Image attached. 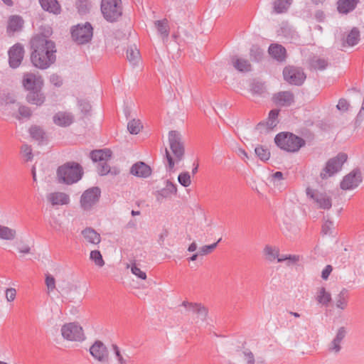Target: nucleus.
<instances>
[{
    "label": "nucleus",
    "instance_id": "32",
    "mask_svg": "<svg viewBox=\"0 0 364 364\" xmlns=\"http://www.w3.org/2000/svg\"><path fill=\"white\" fill-rule=\"evenodd\" d=\"M233 67L242 73L250 72L252 70V65L249 60L243 58L233 57L232 58Z\"/></svg>",
    "mask_w": 364,
    "mask_h": 364
},
{
    "label": "nucleus",
    "instance_id": "50",
    "mask_svg": "<svg viewBox=\"0 0 364 364\" xmlns=\"http://www.w3.org/2000/svg\"><path fill=\"white\" fill-rule=\"evenodd\" d=\"M78 106L84 115L90 114L92 106L88 101L85 100H78Z\"/></svg>",
    "mask_w": 364,
    "mask_h": 364
},
{
    "label": "nucleus",
    "instance_id": "37",
    "mask_svg": "<svg viewBox=\"0 0 364 364\" xmlns=\"http://www.w3.org/2000/svg\"><path fill=\"white\" fill-rule=\"evenodd\" d=\"M348 291L346 288L342 289L336 298V306L340 309H345L348 304Z\"/></svg>",
    "mask_w": 364,
    "mask_h": 364
},
{
    "label": "nucleus",
    "instance_id": "42",
    "mask_svg": "<svg viewBox=\"0 0 364 364\" xmlns=\"http://www.w3.org/2000/svg\"><path fill=\"white\" fill-rule=\"evenodd\" d=\"M250 55L252 61L259 62L264 57V50L257 45H252L250 48Z\"/></svg>",
    "mask_w": 364,
    "mask_h": 364
},
{
    "label": "nucleus",
    "instance_id": "8",
    "mask_svg": "<svg viewBox=\"0 0 364 364\" xmlns=\"http://www.w3.org/2000/svg\"><path fill=\"white\" fill-rule=\"evenodd\" d=\"M306 196L316 204L318 208L329 210L332 206V200L326 192H320L310 187L306 188Z\"/></svg>",
    "mask_w": 364,
    "mask_h": 364
},
{
    "label": "nucleus",
    "instance_id": "25",
    "mask_svg": "<svg viewBox=\"0 0 364 364\" xmlns=\"http://www.w3.org/2000/svg\"><path fill=\"white\" fill-rule=\"evenodd\" d=\"M91 159L94 162L107 161L112 157V151L109 149H96L90 153Z\"/></svg>",
    "mask_w": 364,
    "mask_h": 364
},
{
    "label": "nucleus",
    "instance_id": "14",
    "mask_svg": "<svg viewBox=\"0 0 364 364\" xmlns=\"http://www.w3.org/2000/svg\"><path fill=\"white\" fill-rule=\"evenodd\" d=\"M22 85L26 90L30 91L43 88L44 82L41 75L36 76L32 73H26L23 76Z\"/></svg>",
    "mask_w": 364,
    "mask_h": 364
},
{
    "label": "nucleus",
    "instance_id": "31",
    "mask_svg": "<svg viewBox=\"0 0 364 364\" xmlns=\"http://www.w3.org/2000/svg\"><path fill=\"white\" fill-rule=\"evenodd\" d=\"M29 134L33 139L42 144L47 140L46 134L44 130L38 125H33L29 129Z\"/></svg>",
    "mask_w": 364,
    "mask_h": 364
},
{
    "label": "nucleus",
    "instance_id": "10",
    "mask_svg": "<svg viewBox=\"0 0 364 364\" xmlns=\"http://www.w3.org/2000/svg\"><path fill=\"white\" fill-rule=\"evenodd\" d=\"M363 181V176L360 168H353L349 173L346 175L340 183L342 190L348 191L356 188Z\"/></svg>",
    "mask_w": 364,
    "mask_h": 364
},
{
    "label": "nucleus",
    "instance_id": "33",
    "mask_svg": "<svg viewBox=\"0 0 364 364\" xmlns=\"http://www.w3.org/2000/svg\"><path fill=\"white\" fill-rule=\"evenodd\" d=\"M328 59L318 56H314L309 60V65L311 69L315 70H324L329 65Z\"/></svg>",
    "mask_w": 364,
    "mask_h": 364
},
{
    "label": "nucleus",
    "instance_id": "30",
    "mask_svg": "<svg viewBox=\"0 0 364 364\" xmlns=\"http://www.w3.org/2000/svg\"><path fill=\"white\" fill-rule=\"evenodd\" d=\"M315 299L318 304L326 307L328 306L332 300L331 293L327 291L324 287L318 288Z\"/></svg>",
    "mask_w": 364,
    "mask_h": 364
},
{
    "label": "nucleus",
    "instance_id": "41",
    "mask_svg": "<svg viewBox=\"0 0 364 364\" xmlns=\"http://www.w3.org/2000/svg\"><path fill=\"white\" fill-rule=\"evenodd\" d=\"M139 50L136 48V46H129L127 49V60L135 65L139 59Z\"/></svg>",
    "mask_w": 364,
    "mask_h": 364
},
{
    "label": "nucleus",
    "instance_id": "58",
    "mask_svg": "<svg viewBox=\"0 0 364 364\" xmlns=\"http://www.w3.org/2000/svg\"><path fill=\"white\" fill-rule=\"evenodd\" d=\"M243 354L247 360L246 364H255V356L252 351H250L249 349H246L245 350L243 351Z\"/></svg>",
    "mask_w": 364,
    "mask_h": 364
},
{
    "label": "nucleus",
    "instance_id": "52",
    "mask_svg": "<svg viewBox=\"0 0 364 364\" xmlns=\"http://www.w3.org/2000/svg\"><path fill=\"white\" fill-rule=\"evenodd\" d=\"M21 153L26 158V161H31L33 159L32 149L31 146L28 144H23L21 148Z\"/></svg>",
    "mask_w": 364,
    "mask_h": 364
},
{
    "label": "nucleus",
    "instance_id": "20",
    "mask_svg": "<svg viewBox=\"0 0 364 364\" xmlns=\"http://www.w3.org/2000/svg\"><path fill=\"white\" fill-rule=\"evenodd\" d=\"M23 26V20L20 16H11L6 27V32L9 36H12L15 32L21 31Z\"/></svg>",
    "mask_w": 364,
    "mask_h": 364
},
{
    "label": "nucleus",
    "instance_id": "1",
    "mask_svg": "<svg viewBox=\"0 0 364 364\" xmlns=\"http://www.w3.org/2000/svg\"><path fill=\"white\" fill-rule=\"evenodd\" d=\"M30 60L32 65L46 70L56 61L55 43L43 33L33 36L29 41Z\"/></svg>",
    "mask_w": 364,
    "mask_h": 364
},
{
    "label": "nucleus",
    "instance_id": "6",
    "mask_svg": "<svg viewBox=\"0 0 364 364\" xmlns=\"http://www.w3.org/2000/svg\"><path fill=\"white\" fill-rule=\"evenodd\" d=\"M348 155L344 152L338 153L336 156L328 159L325 167L320 173L322 179H327L341 171L342 167L347 161Z\"/></svg>",
    "mask_w": 364,
    "mask_h": 364
},
{
    "label": "nucleus",
    "instance_id": "22",
    "mask_svg": "<svg viewBox=\"0 0 364 364\" xmlns=\"http://www.w3.org/2000/svg\"><path fill=\"white\" fill-rule=\"evenodd\" d=\"M176 185L167 180L166 186L156 192V197L158 201H161L164 198H168L173 194L176 195Z\"/></svg>",
    "mask_w": 364,
    "mask_h": 364
},
{
    "label": "nucleus",
    "instance_id": "53",
    "mask_svg": "<svg viewBox=\"0 0 364 364\" xmlns=\"http://www.w3.org/2000/svg\"><path fill=\"white\" fill-rule=\"evenodd\" d=\"M110 171V167L107 161H102L97 165V172L100 176H105Z\"/></svg>",
    "mask_w": 364,
    "mask_h": 364
},
{
    "label": "nucleus",
    "instance_id": "11",
    "mask_svg": "<svg viewBox=\"0 0 364 364\" xmlns=\"http://www.w3.org/2000/svg\"><path fill=\"white\" fill-rule=\"evenodd\" d=\"M284 79L289 84L294 85H301L305 79L306 75L300 68L294 66L285 67L283 70Z\"/></svg>",
    "mask_w": 364,
    "mask_h": 364
},
{
    "label": "nucleus",
    "instance_id": "57",
    "mask_svg": "<svg viewBox=\"0 0 364 364\" xmlns=\"http://www.w3.org/2000/svg\"><path fill=\"white\" fill-rule=\"evenodd\" d=\"M349 106L348 102L346 99L341 98L339 100L336 107L340 111L346 112L348 109Z\"/></svg>",
    "mask_w": 364,
    "mask_h": 364
},
{
    "label": "nucleus",
    "instance_id": "34",
    "mask_svg": "<svg viewBox=\"0 0 364 364\" xmlns=\"http://www.w3.org/2000/svg\"><path fill=\"white\" fill-rule=\"evenodd\" d=\"M82 235L85 237V239L90 243L97 245L100 242L101 237L99 233H97L93 228H86L82 231Z\"/></svg>",
    "mask_w": 364,
    "mask_h": 364
},
{
    "label": "nucleus",
    "instance_id": "48",
    "mask_svg": "<svg viewBox=\"0 0 364 364\" xmlns=\"http://www.w3.org/2000/svg\"><path fill=\"white\" fill-rule=\"evenodd\" d=\"M264 253L267 259L270 262L274 261L279 256V250L269 245L265 246Z\"/></svg>",
    "mask_w": 364,
    "mask_h": 364
},
{
    "label": "nucleus",
    "instance_id": "23",
    "mask_svg": "<svg viewBox=\"0 0 364 364\" xmlns=\"http://www.w3.org/2000/svg\"><path fill=\"white\" fill-rule=\"evenodd\" d=\"M346 328L343 326L340 327L337 331L335 338L331 342L328 350L331 352L338 353L341 349V343L343 341V339L346 337Z\"/></svg>",
    "mask_w": 364,
    "mask_h": 364
},
{
    "label": "nucleus",
    "instance_id": "16",
    "mask_svg": "<svg viewBox=\"0 0 364 364\" xmlns=\"http://www.w3.org/2000/svg\"><path fill=\"white\" fill-rule=\"evenodd\" d=\"M273 102L279 107H289L294 102V95L290 91H281L273 95Z\"/></svg>",
    "mask_w": 364,
    "mask_h": 364
},
{
    "label": "nucleus",
    "instance_id": "62",
    "mask_svg": "<svg viewBox=\"0 0 364 364\" xmlns=\"http://www.w3.org/2000/svg\"><path fill=\"white\" fill-rule=\"evenodd\" d=\"M333 225V223L331 221L327 220L323 225H322V232L325 235L328 234Z\"/></svg>",
    "mask_w": 364,
    "mask_h": 364
},
{
    "label": "nucleus",
    "instance_id": "9",
    "mask_svg": "<svg viewBox=\"0 0 364 364\" xmlns=\"http://www.w3.org/2000/svg\"><path fill=\"white\" fill-rule=\"evenodd\" d=\"M61 334L68 341H82L85 339L82 328L76 323L64 324L61 328Z\"/></svg>",
    "mask_w": 364,
    "mask_h": 364
},
{
    "label": "nucleus",
    "instance_id": "2",
    "mask_svg": "<svg viewBox=\"0 0 364 364\" xmlns=\"http://www.w3.org/2000/svg\"><path fill=\"white\" fill-rule=\"evenodd\" d=\"M168 143L170 149L174 156H171L169 151L165 149V157L167 161L166 165V171H173L175 162L178 163L182 161L185 155V145L181 133L176 130H171L168 132Z\"/></svg>",
    "mask_w": 364,
    "mask_h": 364
},
{
    "label": "nucleus",
    "instance_id": "56",
    "mask_svg": "<svg viewBox=\"0 0 364 364\" xmlns=\"http://www.w3.org/2000/svg\"><path fill=\"white\" fill-rule=\"evenodd\" d=\"M112 349H113V350L114 352L115 355L117 358V360L119 362V364H127V362L124 359V358L122 357V354L120 353L119 348L117 346V345L112 344Z\"/></svg>",
    "mask_w": 364,
    "mask_h": 364
},
{
    "label": "nucleus",
    "instance_id": "43",
    "mask_svg": "<svg viewBox=\"0 0 364 364\" xmlns=\"http://www.w3.org/2000/svg\"><path fill=\"white\" fill-rule=\"evenodd\" d=\"M255 152L257 156L262 161L269 160L270 157V151L268 149L262 145H258L255 149Z\"/></svg>",
    "mask_w": 364,
    "mask_h": 364
},
{
    "label": "nucleus",
    "instance_id": "4",
    "mask_svg": "<svg viewBox=\"0 0 364 364\" xmlns=\"http://www.w3.org/2000/svg\"><path fill=\"white\" fill-rule=\"evenodd\" d=\"M274 142L281 149L291 153L297 152L306 145V141L303 138L289 132L277 134L274 137Z\"/></svg>",
    "mask_w": 364,
    "mask_h": 364
},
{
    "label": "nucleus",
    "instance_id": "47",
    "mask_svg": "<svg viewBox=\"0 0 364 364\" xmlns=\"http://www.w3.org/2000/svg\"><path fill=\"white\" fill-rule=\"evenodd\" d=\"M18 116H16L18 119H21V118L28 119L32 115V111L31 108L22 105H18Z\"/></svg>",
    "mask_w": 364,
    "mask_h": 364
},
{
    "label": "nucleus",
    "instance_id": "26",
    "mask_svg": "<svg viewBox=\"0 0 364 364\" xmlns=\"http://www.w3.org/2000/svg\"><path fill=\"white\" fill-rule=\"evenodd\" d=\"M269 55L277 60L282 62L286 58V49L279 44H271L269 47Z\"/></svg>",
    "mask_w": 364,
    "mask_h": 364
},
{
    "label": "nucleus",
    "instance_id": "19",
    "mask_svg": "<svg viewBox=\"0 0 364 364\" xmlns=\"http://www.w3.org/2000/svg\"><path fill=\"white\" fill-rule=\"evenodd\" d=\"M26 99L29 104L41 106L46 101V95L42 92V88H38L28 91Z\"/></svg>",
    "mask_w": 364,
    "mask_h": 364
},
{
    "label": "nucleus",
    "instance_id": "49",
    "mask_svg": "<svg viewBox=\"0 0 364 364\" xmlns=\"http://www.w3.org/2000/svg\"><path fill=\"white\" fill-rule=\"evenodd\" d=\"M179 183L183 187H188L191 183V176L188 171L181 173L178 176Z\"/></svg>",
    "mask_w": 364,
    "mask_h": 364
},
{
    "label": "nucleus",
    "instance_id": "60",
    "mask_svg": "<svg viewBox=\"0 0 364 364\" xmlns=\"http://www.w3.org/2000/svg\"><path fill=\"white\" fill-rule=\"evenodd\" d=\"M16 291L14 288H9L6 290V298L8 301H12L15 299Z\"/></svg>",
    "mask_w": 364,
    "mask_h": 364
},
{
    "label": "nucleus",
    "instance_id": "39",
    "mask_svg": "<svg viewBox=\"0 0 364 364\" xmlns=\"http://www.w3.org/2000/svg\"><path fill=\"white\" fill-rule=\"evenodd\" d=\"M360 40V31L357 27H353L346 36V43L349 46L356 45Z\"/></svg>",
    "mask_w": 364,
    "mask_h": 364
},
{
    "label": "nucleus",
    "instance_id": "38",
    "mask_svg": "<svg viewBox=\"0 0 364 364\" xmlns=\"http://www.w3.org/2000/svg\"><path fill=\"white\" fill-rule=\"evenodd\" d=\"M291 0H275L274 2V11L276 14L285 13L289 8Z\"/></svg>",
    "mask_w": 364,
    "mask_h": 364
},
{
    "label": "nucleus",
    "instance_id": "36",
    "mask_svg": "<svg viewBox=\"0 0 364 364\" xmlns=\"http://www.w3.org/2000/svg\"><path fill=\"white\" fill-rule=\"evenodd\" d=\"M190 311L196 314L197 315V318L202 321L206 320L208 313V309L200 303H195L194 305H192V309Z\"/></svg>",
    "mask_w": 364,
    "mask_h": 364
},
{
    "label": "nucleus",
    "instance_id": "51",
    "mask_svg": "<svg viewBox=\"0 0 364 364\" xmlns=\"http://www.w3.org/2000/svg\"><path fill=\"white\" fill-rule=\"evenodd\" d=\"M222 238H220L216 242L209 245H204L200 248L199 253L200 255H205L209 253H210L212 251H213L218 244L221 241Z\"/></svg>",
    "mask_w": 364,
    "mask_h": 364
},
{
    "label": "nucleus",
    "instance_id": "28",
    "mask_svg": "<svg viewBox=\"0 0 364 364\" xmlns=\"http://www.w3.org/2000/svg\"><path fill=\"white\" fill-rule=\"evenodd\" d=\"M360 0H338L337 2V9L341 14H348L353 11Z\"/></svg>",
    "mask_w": 364,
    "mask_h": 364
},
{
    "label": "nucleus",
    "instance_id": "59",
    "mask_svg": "<svg viewBox=\"0 0 364 364\" xmlns=\"http://www.w3.org/2000/svg\"><path fill=\"white\" fill-rule=\"evenodd\" d=\"M50 82L55 87H60L63 85L61 77L57 74H53L50 77Z\"/></svg>",
    "mask_w": 364,
    "mask_h": 364
},
{
    "label": "nucleus",
    "instance_id": "45",
    "mask_svg": "<svg viewBox=\"0 0 364 364\" xmlns=\"http://www.w3.org/2000/svg\"><path fill=\"white\" fill-rule=\"evenodd\" d=\"M142 127L141 123L139 119H132L127 124V129L132 134H137Z\"/></svg>",
    "mask_w": 364,
    "mask_h": 364
},
{
    "label": "nucleus",
    "instance_id": "24",
    "mask_svg": "<svg viewBox=\"0 0 364 364\" xmlns=\"http://www.w3.org/2000/svg\"><path fill=\"white\" fill-rule=\"evenodd\" d=\"M48 200L53 205H67L70 202V197L65 193L55 192L48 196Z\"/></svg>",
    "mask_w": 364,
    "mask_h": 364
},
{
    "label": "nucleus",
    "instance_id": "55",
    "mask_svg": "<svg viewBox=\"0 0 364 364\" xmlns=\"http://www.w3.org/2000/svg\"><path fill=\"white\" fill-rule=\"evenodd\" d=\"M46 284L48 287V291H53L55 288V278L49 274H46Z\"/></svg>",
    "mask_w": 364,
    "mask_h": 364
},
{
    "label": "nucleus",
    "instance_id": "44",
    "mask_svg": "<svg viewBox=\"0 0 364 364\" xmlns=\"http://www.w3.org/2000/svg\"><path fill=\"white\" fill-rule=\"evenodd\" d=\"M16 230L1 225V240H13L16 238Z\"/></svg>",
    "mask_w": 364,
    "mask_h": 364
},
{
    "label": "nucleus",
    "instance_id": "15",
    "mask_svg": "<svg viewBox=\"0 0 364 364\" xmlns=\"http://www.w3.org/2000/svg\"><path fill=\"white\" fill-rule=\"evenodd\" d=\"M90 353L94 358L100 362H107L109 351L101 341H96L90 348Z\"/></svg>",
    "mask_w": 364,
    "mask_h": 364
},
{
    "label": "nucleus",
    "instance_id": "5",
    "mask_svg": "<svg viewBox=\"0 0 364 364\" xmlns=\"http://www.w3.org/2000/svg\"><path fill=\"white\" fill-rule=\"evenodd\" d=\"M100 9L107 21L116 22L122 16V0H101Z\"/></svg>",
    "mask_w": 364,
    "mask_h": 364
},
{
    "label": "nucleus",
    "instance_id": "64",
    "mask_svg": "<svg viewBox=\"0 0 364 364\" xmlns=\"http://www.w3.org/2000/svg\"><path fill=\"white\" fill-rule=\"evenodd\" d=\"M363 119H364V109H363V105H362L359 112L358 113V114L356 116L355 123L362 122L363 120Z\"/></svg>",
    "mask_w": 364,
    "mask_h": 364
},
{
    "label": "nucleus",
    "instance_id": "27",
    "mask_svg": "<svg viewBox=\"0 0 364 364\" xmlns=\"http://www.w3.org/2000/svg\"><path fill=\"white\" fill-rule=\"evenodd\" d=\"M42 9L49 13L59 14L61 12V6L57 0H39Z\"/></svg>",
    "mask_w": 364,
    "mask_h": 364
},
{
    "label": "nucleus",
    "instance_id": "63",
    "mask_svg": "<svg viewBox=\"0 0 364 364\" xmlns=\"http://www.w3.org/2000/svg\"><path fill=\"white\" fill-rule=\"evenodd\" d=\"M274 183L284 180L283 173L281 171H276L272 176Z\"/></svg>",
    "mask_w": 364,
    "mask_h": 364
},
{
    "label": "nucleus",
    "instance_id": "29",
    "mask_svg": "<svg viewBox=\"0 0 364 364\" xmlns=\"http://www.w3.org/2000/svg\"><path fill=\"white\" fill-rule=\"evenodd\" d=\"M53 122L60 127H68L73 122V116L65 112H58L53 116Z\"/></svg>",
    "mask_w": 364,
    "mask_h": 364
},
{
    "label": "nucleus",
    "instance_id": "21",
    "mask_svg": "<svg viewBox=\"0 0 364 364\" xmlns=\"http://www.w3.org/2000/svg\"><path fill=\"white\" fill-rule=\"evenodd\" d=\"M250 90L253 95L264 97L267 92L265 82L259 79H253L250 84Z\"/></svg>",
    "mask_w": 364,
    "mask_h": 364
},
{
    "label": "nucleus",
    "instance_id": "18",
    "mask_svg": "<svg viewBox=\"0 0 364 364\" xmlns=\"http://www.w3.org/2000/svg\"><path fill=\"white\" fill-rule=\"evenodd\" d=\"M279 109H274L270 110L267 121L266 122H261L258 123L256 126V129H258L260 132H262L263 129H265L268 132L273 129L277 126V120L279 116Z\"/></svg>",
    "mask_w": 364,
    "mask_h": 364
},
{
    "label": "nucleus",
    "instance_id": "61",
    "mask_svg": "<svg viewBox=\"0 0 364 364\" xmlns=\"http://www.w3.org/2000/svg\"><path fill=\"white\" fill-rule=\"evenodd\" d=\"M332 270H333V267L331 265H330V264L326 265V267L323 269V271L321 272L322 279L324 280L328 279Z\"/></svg>",
    "mask_w": 364,
    "mask_h": 364
},
{
    "label": "nucleus",
    "instance_id": "40",
    "mask_svg": "<svg viewBox=\"0 0 364 364\" xmlns=\"http://www.w3.org/2000/svg\"><path fill=\"white\" fill-rule=\"evenodd\" d=\"M75 6L81 15L87 14L91 9V3L89 0H75Z\"/></svg>",
    "mask_w": 364,
    "mask_h": 364
},
{
    "label": "nucleus",
    "instance_id": "3",
    "mask_svg": "<svg viewBox=\"0 0 364 364\" xmlns=\"http://www.w3.org/2000/svg\"><path fill=\"white\" fill-rule=\"evenodd\" d=\"M84 174L82 166L77 162L68 161L58 166L56 175L59 183L72 185L78 182Z\"/></svg>",
    "mask_w": 364,
    "mask_h": 364
},
{
    "label": "nucleus",
    "instance_id": "46",
    "mask_svg": "<svg viewBox=\"0 0 364 364\" xmlns=\"http://www.w3.org/2000/svg\"><path fill=\"white\" fill-rule=\"evenodd\" d=\"M90 258L92 261L95 262V264L102 267L105 265V261L102 258V255L99 250H92L90 252Z\"/></svg>",
    "mask_w": 364,
    "mask_h": 364
},
{
    "label": "nucleus",
    "instance_id": "54",
    "mask_svg": "<svg viewBox=\"0 0 364 364\" xmlns=\"http://www.w3.org/2000/svg\"><path fill=\"white\" fill-rule=\"evenodd\" d=\"M132 273L134 275L137 276L139 278L141 279H146V272L141 271L140 268H139L136 264L134 263L132 264L131 268Z\"/></svg>",
    "mask_w": 364,
    "mask_h": 364
},
{
    "label": "nucleus",
    "instance_id": "7",
    "mask_svg": "<svg viewBox=\"0 0 364 364\" xmlns=\"http://www.w3.org/2000/svg\"><path fill=\"white\" fill-rule=\"evenodd\" d=\"M71 35L73 40L78 44H85L92 40L93 28L89 22L82 25L78 24L72 29Z\"/></svg>",
    "mask_w": 364,
    "mask_h": 364
},
{
    "label": "nucleus",
    "instance_id": "12",
    "mask_svg": "<svg viewBox=\"0 0 364 364\" xmlns=\"http://www.w3.org/2000/svg\"><path fill=\"white\" fill-rule=\"evenodd\" d=\"M101 191L97 186L87 189L80 197L81 207L85 210H90L99 201Z\"/></svg>",
    "mask_w": 364,
    "mask_h": 364
},
{
    "label": "nucleus",
    "instance_id": "17",
    "mask_svg": "<svg viewBox=\"0 0 364 364\" xmlns=\"http://www.w3.org/2000/svg\"><path fill=\"white\" fill-rule=\"evenodd\" d=\"M151 173V167L143 161L134 164L130 168V173L139 178H148Z\"/></svg>",
    "mask_w": 364,
    "mask_h": 364
},
{
    "label": "nucleus",
    "instance_id": "13",
    "mask_svg": "<svg viewBox=\"0 0 364 364\" xmlns=\"http://www.w3.org/2000/svg\"><path fill=\"white\" fill-rule=\"evenodd\" d=\"M25 50L23 46L20 43H16L11 46L9 51V65L13 68H18L24 58Z\"/></svg>",
    "mask_w": 364,
    "mask_h": 364
},
{
    "label": "nucleus",
    "instance_id": "35",
    "mask_svg": "<svg viewBox=\"0 0 364 364\" xmlns=\"http://www.w3.org/2000/svg\"><path fill=\"white\" fill-rule=\"evenodd\" d=\"M154 24L158 33L161 36L163 40L166 39L169 35L168 20L166 18H164L163 20L156 21Z\"/></svg>",
    "mask_w": 364,
    "mask_h": 364
}]
</instances>
